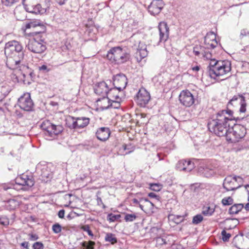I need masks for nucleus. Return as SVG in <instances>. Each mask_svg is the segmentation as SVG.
<instances>
[{"label":"nucleus","mask_w":249,"mask_h":249,"mask_svg":"<svg viewBox=\"0 0 249 249\" xmlns=\"http://www.w3.org/2000/svg\"><path fill=\"white\" fill-rule=\"evenodd\" d=\"M25 33V36L30 37L26 45L30 52L35 53H42L47 49L45 32Z\"/></svg>","instance_id":"7ed1b4c3"},{"label":"nucleus","mask_w":249,"mask_h":249,"mask_svg":"<svg viewBox=\"0 0 249 249\" xmlns=\"http://www.w3.org/2000/svg\"><path fill=\"white\" fill-rule=\"evenodd\" d=\"M37 26H40L42 30H46V26L43 24L37 21L30 22L26 23L25 25V26H22V29L25 31L27 29H29L31 28H35Z\"/></svg>","instance_id":"a878e982"},{"label":"nucleus","mask_w":249,"mask_h":249,"mask_svg":"<svg viewBox=\"0 0 249 249\" xmlns=\"http://www.w3.org/2000/svg\"><path fill=\"white\" fill-rule=\"evenodd\" d=\"M106 242L110 243L111 244H114L117 242V238L115 235L112 233H107L105 237Z\"/></svg>","instance_id":"473e14b6"},{"label":"nucleus","mask_w":249,"mask_h":249,"mask_svg":"<svg viewBox=\"0 0 249 249\" xmlns=\"http://www.w3.org/2000/svg\"><path fill=\"white\" fill-rule=\"evenodd\" d=\"M138 22H135L134 21H132V23H129L128 27L131 30H135L136 29V27L137 26Z\"/></svg>","instance_id":"5fc2aeb1"},{"label":"nucleus","mask_w":249,"mask_h":249,"mask_svg":"<svg viewBox=\"0 0 249 249\" xmlns=\"http://www.w3.org/2000/svg\"><path fill=\"white\" fill-rule=\"evenodd\" d=\"M237 179V185H241V184L243 182V179L241 177L239 176H236Z\"/></svg>","instance_id":"680f3d73"},{"label":"nucleus","mask_w":249,"mask_h":249,"mask_svg":"<svg viewBox=\"0 0 249 249\" xmlns=\"http://www.w3.org/2000/svg\"><path fill=\"white\" fill-rule=\"evenodd\" d=\"M111 83V80H107V82L102 81L96 84L94 87V92L99 95L102 96V98H98L97 102L101 100H106L108 99L107 95H110L112 92L115 91V89L109 88L107 82Z\"/></svg>","instance_id":"0eeeda50"},{"label":"nucleus","mask_w":249,"mask_h":249,"mask_svg":"<svg viewBox=\"0 0 249 249\" xmlns=\"http://www.w3.org/2000/svg\"><path fill=\"white\" fill-rule=\"evenodd\" d=\"M121 217L120 214H114L110 213L107 215V219L109 222H114L118 220Z\"/></svg>","instance_id":"4c0bfd02"},{"label":"nucleus","mask_w":249,"mask_h":249,"mask_svg":"<svg viewBox=\"0 0 249 249\" xmlns=\"http://www.w3.org/2000/svg\"><path fill=\"white\" fill-rule=\"evenodd\" d=\"M203 217L201 214H197L194 216L192 222L194 224H198L203 220Z\"/></svg>","instance_id":"c03bdc74"},{"label":"nucleus","mask_w":249,"mask_h":249,"mask_svg":"<svg viewBox=\"0 0 249 249\" xmlns=\"http://www.w3.org/2000/svg\"><path fill=\"white\" fill-rule=\"evenodd\" d=\"M213 51L210 50L209 47H205L201 45H196L193 48V53L196 56L206 59H211L212 53Z\"/></svg>","instance_id":"f8f14e48"},{"label":"nucleus","mask_w":249,"mask_h":249,"mask_svg":"<svg viewBox=\"0 0 249 249\" xmlns=\"http://www.w3.org/2000/svg\"><path fill=\"white\" fill-rule=\"evenodd\" d=\"M29 75L31 78H34L35 77V74L34 72V71L31 70H29Z\"/></svg>","instance_id":"0e129e2a"},{"label":"nucleus","mask_w":249,"mask_h":249,"mask_svg":"<svg viewBox=\"0 0 249 249\" xmlns=\"http://www.w3.org/2000/svg\"><path fill=\"white\" fill-rule=\"evenodd\" d=\"M29 236V239L31 241L37 240L39 238L38 236L36 234H30Z\"/></svg>","instance_id":"4d7b16f0"},{"label":"nucleus","mask_w":249,"mask_h":249,"mask_svg":"<svg viewBox=\"0 0 249 249\" xmlns=\"http://www.w3.org/2000/svg\"><path fill=\"white\" fill-rule=\"evenodd\" d=\"M52 230L54 233H59L62 231V227L60 224L58 223H56L53 225Z\"/></svg>","instance_id":"37998d69"},{"label":"nucleus","mask_w":249,"mask_h":249,"mask_svg":"<svg viewBox=\"0 0 249 249\" xmlns=\"http://www.w3.org/2000/svg\"><path fill=\"white\" fill-rule=\"evenodd\" d=\"M162 188L161 184L160 183H151L150 184V189L154 191H160Z\"/></svg>","instance_id":"ea45409f"},{"label":"nucleus","mask_w":249,"mask_h":249,"mask_svg":"<svg viewBox=\"0 0 249 249\" xmlns=\"http://www.w3.org/2000/svg\"><path fill=\"white\" fill-rule=\"evenodd\" d=\"M176 168L178 171L189 172L195 168V164L190 160H181L178 162Z\"/></svg>","instance_id":"a211bd4d"},{"label":"nucleus","mask_w":249,"mask_h":249,"mask_svg":"<svg viewBox=\"0 0 249 249\" xmlns=\"http://www.w3.org/2000/svg\"><path fill=\"white\" fill-rule=\"evenodd\" d=\"M65 214V210L64 209L60 210L58 213V216L60 218H63Z\"/></svg>","instance_id":"13d9d810"},{"label":"nucleus","mask_w":249,"mask_h":249,"mask_svg":"<svg viewBox=\"0 0 249 249\" xmlns=\"http://www.w3.org/2000/svg\"><path fill=\"white\" fill-rule=\"evenodd\" d=\"M244 208V205L242 203L235 204L231 206L229 209L230 214H237Z\"/></svg>","instance_id":"bb28decb"},{"label":"nucleus","mask_w":249,"mask_h":249,"mask_svg":"<svg viewBox=\"0 0 249 249\" xmlns=\"http://www.w3.org/2000/svg\"><path fill=\"white\" fill-rule=\"evenodd\" d=\"M33 0H22V3L25 10L29 12L35 14H43L45 10L42 8L40 4H31L30 3Z\"/></svg>","instance_id":"ddd939ff"},{"label":"nucleus","mask_w":249,"mask_h":249,"mask_svg":"<svg viewBox=\"0 0 249 249\" xmlns=\"http://www.w3.org/2000/svg\"><path fill=\"white\" fill-rule=\"evenodd\" d=\"M40 127L44 131L46 136L51 137H54L61 133L64 130V127L62 125H55L48 120L44 121L41 123Z\"/></svg>","instance_id":"423d86ee"},{"label":"nucleus","mask_w":249,"mask_h":249,"mask_svg":"<svg viewBox=\"0 0 249 249\" xmlns=\"http://www.w3.org/2000/svg\"><path fill=\"white\" fill-rule=\"evenodd\" d=\"M137 218V216L135 214L125 213L124 219L126 222H133Z\"/></svg>","instance_id":"a19ab883"},{"label":"nucleus","mask_w":249,"mask_h":249,"mask_svg":"<svg viewBox=\"0 0 249 249\" xmlns=\"http://www.w3.org/2000/svg\"><path fill=\"white\" fill-rule=\"evenodd\" d=\"M209 59L211 61L207 67V73L211 78L215 79L216 77L223 76L231 71V63L230 61L216 60L212 59V57Z\"/></svg>","instance_id":"20e7f679"},{"label":"nucleus","mask_w":249,"mask_h":249,"mask_svg":"<svg viewBox=\"0 0 249 249\" xmlns=\"http://www.w3.org/2000/svg\"><path fill=\"white\" fill-rule=\"evenodd\" d=\"M132 202L134 204H138L141 209L144 212L146 211V210L144 209L145 207L149 209H152L154 207L153 203L147 198H141L139 200L136 198H133Z\"/></svg>","instance_id":"4be33fe9"},{"label":"nucleus","mask_w":249,"mask_h":249,"mask_svg":"<svg viewBox=\"0 0 249 249\" xmlns=\"http://www.w3.org/2000/svg\"><path fill=\"white\" fill-rule=\"evenodd\" d=\"M148 196H149L150 197H151V198H156L157 200L160 201V196L158 195H157L155 193H148Z\"/></svg>","instance_id":"864d4df0"},{"label":"nucleus","mask_w":249,"mask_h":249,"mask_svg":"<svg viewBox=\"0 0 249 249\" xmlns=\"http://www.w3.org/2000/svg\"><path fill=\"white\" fill-rule=\"evenodd\" d=\"M18 105L21 109L24 111L33 110L34 104L31 99L30 94L26 92L22 95L18 99Z\"/></svg>","instance_id":"6e6552de"},{"label":"nucleus","mask_w":249,"mask_h":249,"mask_svg":"<svg viewBox=\"0 0 249 249\" xmlns=\"http://www.w3.org/2000/svg\"><path fill=\"white\" fill-rule=\"evenodd\" d=\"M158 29L159 31H169L167 24L164 21H161L159 23Z\"/></svg>","instance_id":"58836bf2"},{"label":"nucleus","mask_w":249,"mask_h":249,"mask_svg":"<svg viewBox=\"0 0 249 249\" xmlns=\"http://www.w3.org/2000/svg\"><path fill=\"white\" fill-rule=\"evenodd\" d=\"M180 103L184 106L189 107L195 103V98L192 93L188 90L181 91L179 95Z\"/></svg>","instance_id":"9b49d317"},{"label":"nucleus","mask_w":249,"mask_h":249,"mask_svg":"<svg viewBox=\"0 0 249 249\" xmlns=\"http://www.w3.org/2000/svg\"><path fill=\"white\" fill-rule=\"evenodd\" d=\"M200 66H196L192 68V70L193 71H197L200 70Z\"/></svg>","instance_id":"338daca9"},{"label":"nucleus","mask_w":249,"mask_h":249,"mask_svg":"<svg viewBox=\"0 0 249 249\" xmlns=\"http://www.w3.org/2000/svg\"><path fill=\"white\" fill-rule=\"evenodd\" d=\"M230 106L233 107L240 106L239 112L240 113H245L246 111L247 107L245 97L242 94L235 95L227 104L228 107H230Z\"/></svg>","instance_id":"1a4fd4ad"},{"label":"nucleus","mask_w":249,"mask_h":249,"mask_svg":"<svg viewBox=\"0 0 249 249\" xmlns=\"http://www.w3.org/2000/svg\"><path fill=\"white\" fill-rule=\"evenodd\" d=\"M16 182L18 184L30 187H32L35 184L33 177L25 174H22L20 177H17L16 179Z\"/></svg>","instance_id":"6ab92c4d"},{"label":"nucleus","mask_w":249,"mask_h":249,"mask_svg":"<svg viewBox=\"0 0 249 249\" xmlns=\"http://www.w3.org/2000/svg\"><path fill=\"white\" fill-rule=\"evenodd\" d=\"M106 100H107L108 105L107 107H102L103 109H107L110 107L113 108H119L120 107V101L121 99L118 100H113L109 99H106Z\"/></svg>","instance_id":"b1692460"},{"label":"nucleus","mask_w":249,"mask_h":249,"mask_svg":"<svg viewBox=\"0 0 249 249\" xmlns=\"http://www.w3.org/2000/svg\"><path fill=\"white\" fill-rule=\"evenodd\" d=\"M110 133V130L108 127H101L96 130L95 135L99 140L105 142L109 138Z\"/></svg>","instance_id":"412c9836"},{"label":"nucleus","mask_w":249,"mask_h":249,"mask_svg":"<svg viewBox=\"0 0 249 249\" xmlns=\"http://www.w3.org/2000/svg\"><path fill=\"white\" fill-rule=\"evenodd\" d=\"M33 249H43L44 245L40 242H35L32 246Z\"/></svg>","instance_id":"09e8293b"},{"label":"nucleus","mask_w":249,"mask_h":249,"mask_svg":"<svg viewBox=\"0 0 249 249\" xmlns=\"http://www.w3.org/2000/svg\"><path fill=\"white\" fill-rule=\"evenodd\" d=\"M113 85L114 88L112 89H115V91L118 90L119 91L123 90L126 87L127 84V79L126 76L122 73L113 76Z\"/></svg>","instance_id":"9d476101"},{"label":"nucleus","mask_w":249,"mask_h":249,"mask_svg":"<svg viewBox=\"0 0 249 249\" xmlns=\"http://www.w3.org/2000/svg\"><path fill=\"white\" fill-rule=\"evenodd\" d=\"M222 239L223 241H228L230 238L231 237L230 233H227L225 230H223L221 232Z\"/></svg>","instance_id":"49530a36"},{"label":"nucleus","mask_w":249,"mask_h":249,"mask_svg":"<svg viewBox=\"0 0 249 249\" xmlns=\"http://www.w3.org/2000/svg\"><path fill=\"white\" fill-rule=\"evenodd\" d=\"M221 203L223 206H229L233 204V199L231 196L225 197L221 200Z\"/></svg>","instance_id":"e433bc0d"},{"label":"nucleus","mask_w":249,"mask_h":249,"mask_svg":"<svg viewBox=\"0 0 249 249\" xmlns=\"http://www.w3.org/2000/svg\"><path fill=\"white\" fill-rule=\"evenodd\" d=\"M183 220V218L180 215H177L174 217V222L177 224H179Z\"/></svg>","instance_id":"603ef678"},{"label":"nucleus","mask_w":249,"mask_h":249,"mask_svg":"<svg viewBox=\"0 0 249 249\" xmlns=\"http://www.w3.org/2000/svg\"><path fill=\"white\" fill-rule=\"evenodd\" d=\"M148 55V52L146 47L145 45L140 46L139 45L137 52L135 53V58L138 62H140L143 58L146 57Z\"/></svg>","instance_id":"5701e85b"},{"label":"nucleus","mask_w":249,"mask_h":249,"mask_svg":"<svg viewBox=\"0 0 249 249\" xmlns=\"http://www.w3.org/2000/svg\"><path fill=\"white\" fill-rule=\"evenodd\" d=\"M23 49L21 44L16 40L10 41L5 44L6 65L10 69L16 70L20 68L21 62L24 57Z\"/></svg>","instance_id":"f03ea898"},{"label":"nucleus","mask_w":249,"mask_h":249,"mask_svg":"<svg viewBox=\"0 0 249 249\" xmlns=\"http://www.w3.org/2000/svg\"><path fill=\"white\" fill-rule=\"evenodd\" d=\"M215 211V208L210 206H204L202 208V213L205 216H211Z\"/></svg>","instance_id":"2f4dec72"},{"label":"nucleus","mask_w":249,"mask_h":249,"mask_svg":"<svg viewBox=\"0 0 249 249\" xmlns=\"http://www.w3.org/2000/svg\"><path fill=\"white\" fill-rule=\"evenodd\" d=\"M117 91V90L116 91H114L113 92H112V93L110 94V95H108L110 97L112 98V99L113 100H118V99H120V97H119V96L118 95V94H116V92Z\"/></svg>","instance_id":"6e6d98bb"},{"label":"nucleus","mask_w":249,"mask_h":249,"mask_svg":"<svg viewBox=\"0 0 249 249\" xmlns=\"http://www.w3.org/2000/svg\"><path fill=\"white\" fill-rule=\"evenodd\" d=\"M38 70L39 71L44 72H49L50 71V69L48 68V67L45 65H43L39 67Z\"/></svg>","instance_id":"8fccbe9b"},{"label":"nucleus","mask_w":249,"mask_h":249,"mask_svg":"<svg viewBox=\"0 0 249 249\" xmlns=\"http://www.w3.org/2000/svg\"><path fill=\"white\" fill-rule=\"evenodd\" d=\"M216 34L215 32H207V35L204 37V42L206 47H209L210 50H212L218 46V42L216 39Z\"/></svg>","instance_id":"dca6fc26"},{"label":"nucleus","mask_w":249,"mask_h":249,"mask_svg":"<svg viewBox=\"0 0 249 249\" xmlns=\"http://www.w3.org/2000/svg\"><path fill=\"white\" fill-rule=\"evenodd\" d=\"M233 121L232 124L229 127L226 135L227 141L231 143H235L243 138L247 133L246 128L241 124H236Z\"/></svg>","instance_id":"39448f33"},{"label":"nucleus","mask_w":249,"mask_h":249,"mask_svg":"<svg viewBox=\"0 0 249 249\" xmlns=\"http://www.w3.org/2000/svg\"><path fill=\"white\" fill-rule=\"evenodd\" d=\"M95 244V242L92 241H84L81 243L82 246L86 249H94Z\"/></svg>","instance_id":"c9c22d12"},{"label":"nucleus","mask_w":249,"mask_h":249,"mask_svg":"<svg viewBox=\"0 0 249 249\" xmlns=\"http://www.w3.org/2000/svg\"><path fill=\"white\" fill-rule=\"evenodd\" d=\"M243 238L242 236H238V235H236L233 239L232 241V244L236 247H237V241H239V240H242Z\"/></svg>","instance_id":"3c124183"},{"label":"nucleus","mask_w":249,"mask_h":249,"mask_svg":"<svg viewBox=\"0 0 249 249\" xmlns=\"http://www.w3.org/2000/svg\"><path fill=\"white\" fill-rule=\"evenodd\" d=\"M237 183L236 176H228L225 178L223 186L226 191H234L241 187V185H237Z\"/></svg>","instance_id":"4468645a"},{"label":"nucleus","mask_w":249,"mask_h":249,"mask_svg":"<svg viewBox=\"0 0 249 249\" xmlns=\"http://www.w3.org/2000/svg\"><path fill=\"white\" fill-rule=\"evenodd\" d=\"M233 111L231 109H223L216 113L213 119L208 123L209 130L219 137L226 136L229 127L232 124L234 121H236L233 116Z\"/></svg>","instance_id":"f257e3e1"},{"label":"nucleus","mask_w":249,"mask_h":249,"mask_svg":"<svg viewBox=\"0 0 249 249\" xmlns=\"http://www.w3.org/2000/svg\"><path fill=\"white\" fill-rule=\"evenodd\" d=\"M169 32H160V40L159 43H165L169 37Z\"/></svg>","instance_id":"f704fd0d"},{"label":"nucleus","mask_w":249,"mask_h":249,"mask_svg":"<svg viewBox=\"0 0 249 249\" xmlns=\"http://www.w3.org/2000/svg\"><path fill=\"white\" fill-rule=\"evenodd\" d=\"M18 1V0H1L2 3L6 6H11Z\"/></svg>","instance_id":"de8ad7c7"},{"label":"nucleus","mask_w":249,"mask_h":249,"mask_svg":"<svg viewBox=\"0 0 249 249\" xmlns=\"http://www.w3.org/2000/svg\"><path fill=\"white\" fill-rule=\"evenodd\" d=\"M150 99V94L144 89H140L135 98L137 104L142 107L147 104Z\"/></svg>","instance_id":"2eb2a0df"},{"label":"nucleus","mask_w":249,"mask_h":249,"mask_svg":"<svg viewBox=\"0 0 249 249\" xmlns=\"http://www.w3.org/2000/svg\"><path fill=\"white\" fill-rule=\"evenodd\" d=\"M53 178V174L47 170H42L40 175V179L44 182H47L51 180Z\"/></svg>","instance_id":"c85d7f7f"},{"label":"nucleus","mask_w":249,"mask_h":249,"mask_svg":"<svg viewBox=\"0 0 249 249\" xmlns=\"http://www.w3.org/2000/svg\"><path fill=\"white\" fill-rule=\"evenodd\" d=\"M28 244L29 243L28 242L25 241L21 243L20 245L23 248L25 249H29Z\"/></svg>","instance_id":"bf43d9fd"},{"label":"nucleus","mask_w":249,"mask_h":249,"mask_svg":"<svg viewBox=\"0 0 249 249\" xmlns=\"http://www.w3.org/2000/svg\"><path fill=\"white\" fill-rule=\"evenodd\" d=\"M123 50V48L120 47H116L112 48L108 52L107 55V59L118 64L120 54Z\"/></svg>","instance_id":"aec40b11"},{"label":"nucleus","mask_w":249,"mask_h":249,"mask_svg":"<svg viewBox=\"0 0 249 249\" xmlns=\"http://www.w3.org/2000/svg\"><path fill=\"white\" fill-rule=\"evenodd\" d=\"M85 25L89 30V31H92L94 29L98 30L99 29V26L94 25V22L92 18H89L85 23Z\"/></svg>","instance_id":"7c9ffc66"},{"label":"nucleus","mask_w":249,"mask_h":249,"mask_svg":"<svg viewBox=\"0 0 249 249\" xmlns=\"http://www.w3.org/2000/svg\"><path fill=\"white\" fill-rule=\"evenodd\" d=\"M66 124L70 129H77V123H76V118L69 116L66 119Z\"/></svg>","instance_id":"cd10ccee"},{"label":"nucleus","mask_w":249,"mask_h":249,"mask_svg":"<svg viewBox=\"0 0 249 249\" xmlns=\"http://www.w3.org/2000/svg\"><path fill=\"white\" fill-rule=\"evenodd\" d=\"M245 188L247 190L248 194V200L249 201V190L248 189V188H249V184H247L245 186Z\"/></svg>","instance_id":"774afa93"},{"label":"nucleus","mask_w":249,"mask_h":249,"mask_svg":"<svg viewBox=\"0 0 249 249\" xmlns=\"http://www.w3.org/2000/svg\"><path fill=\"white\" fill-rule=\"evenodd\" d=\"M60 5H63L65 3L67 0H55Z\"/></svg>","instance_id":"69168bd1"},{"label":"nucleus","mask_w":249,"mask_h":249,"mask_svg":"<svg viewBox=\"0 0 249 249\" xmlns=\"http://www.w3.org/2000/svg\"><path fill=\"white\" fill-rule=\"evenodd\" d=\"M164 6L162 0H153L148 7V12L152 15L159 14Z\"/></svg>","instance_id":"f3484780"},{"label":"nucleus","mask_w":249,"mask_h":249,"mask_svg":"<svg viewBox=\"0 0 249 249\" xmlns=\"http://www.w3.org/2000/svg\"><path fill=\"white\" fill-rule=\"evenodd\" d=\"M126 150H128V151L126 152L124 154L126 155V154H130V153H131L132 152H133L134 151V148L132 147H131L130 145L129 146H127L126 144H123L122 145V148L120 149V151H121V150H123V152H124Z\"/></svg>","instance_id":"79ce46f5"},{"label":"nucleus","mask_w":249,"mask_h":249,"mask_svg":"<svg viewBox=\"0 0 249 249\" xmlns=\"http://www.w3.org/2000/svg\"><path fill=\"white\" fill-rule=\"evenodd\" d=\"M81 229L82 230L84 231L87 232L88 235L91 237L93 238V234L92 231L90 229L89 226V225H85L81 227Z\"/></svg>","instance_id":"a18cd8bd"},{"label":"nucleus","mask_w":249,"mask_h":249,"mask_svg":"<svg viewBox=\"0 0 249 249\" xmlns=\"http://www.w3.org/2000/svg\"><path fill=\"white\" fill-rule=\"evenodd\" d=\"M130 57L129 53H127L124 49L123 48V51L120 54L118 64L124 63L127 61Z\"/></svg>","instance_id":"c756f323"},{"label":"nucleus","mask_w":249,"mask_h":249,"mask_svg":"<svg viewBox=\"0 0 249 249\" xmlns=\"http://www.w3.org/2000/svg\"><path fill=\"white\" fill-rule=\"evenodd\" d=\"M203 170L204 171L203 174L206 178H210L216 173L215 170L213 168L206 167L205 168H204Z\"/></svg>","instance_id":"72a5a7b5"},{"label":"nucleus","mask_w":249,"mask_h":249,"mask_svg":"<svg viewBox=\"0 0 249 249\" xmlns=\"http://www.w3.org/2000/svg\"><path fill=\"white\" fill-rule=\"evenodd\" d=\"M76 121L77 123V129L83 128L89 124V119L87 117H77Z\"/></svg>","instance_id":"393cba45"},{"label":"nucleus","mask_w":249,"mask_h":249,"mask_svg":"<svg viewBox=\"0 0 249 249\" xmlns=\"http://www.w3.org/2000/svg\"><path fill=\"white\" fill-rule=\"evenodd\" d=\"M97 204L98 205H103V207L105 208V206L104 205V204H103V202L102 201V200L101 199V197H98L97 199Z\"/></svg>","instance_id":"052dcab7"},{"label":"nucleus","mask_w":249,"mask_h":249,"mask_svg":"<svg viewBox=\"0 0 249 249\" xmlns=\"http://www.w3.org/2000/svg\"><path fill=\"white\" fill-rule=\"evenodd\" d=\"M160 242V244H166V240L165 239L162 238H158V242Z\"/></svg>","instance_id":"e2e57ef3"}]
</instances>
